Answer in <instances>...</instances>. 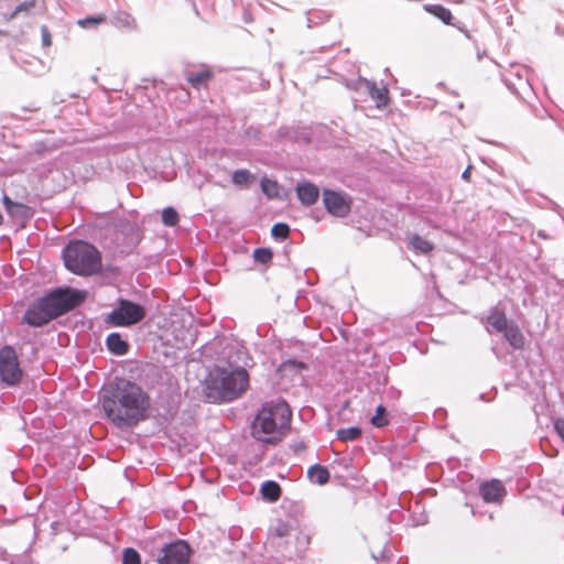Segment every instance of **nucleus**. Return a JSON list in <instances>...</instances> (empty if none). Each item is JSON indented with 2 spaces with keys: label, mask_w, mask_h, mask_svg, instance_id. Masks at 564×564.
I'll return each instance as SVG.
<instances>
[{
  "label": "nucleus",
  "mask_w": 564,
  "mask_h": 564,
  "mask_svg": "<svg viewBox=\"0 0 564 564\" xmlns=\"http://www.w3.org/2000/svg\"><path fill=\"white\" fill-rule=\"evenodd\" d=\"M101 405L106 417L118 429H132L150 416V397L139 384L129 380L106 386Z\"/></svg>",
  "instance_id": "nucleus-1"
},
{
  "label": "nucleus",
  "mask_w": 564,
  "mask_h": 564,
  "mask_svg": "<svg viewBox=\"0 0 564 564\" xmlns=\"http://www.w3.org/2000/svg\"><path fill=\"white\" fill-rule=\"evenodd\" d=\"M85 297L84 291L70 286L55 288L29 304L22 316V323L31 327H43L78 307Z\"/></svg>",
  "instance_id": "nucleus-2"
},
{
  "label": "nucleus",
  "mask_w": 564,
  "mask_h": 564,
  "mask_svg": "<svg viewBox=\"0 0 564 564\" xmlns=\"http://www.w3.org/2000/svg\"><path fill=\"white\" fill-rule=\"evenodd\" d=\"M292 412L284 400L265 402L252 421V435L257 440L276 444L283 431L290 427Z\"/></svg>",
  "instance_id": "nucleus-3"
},
{
  "label": "nucleus",
  "mask_w": 564,
  "mask_h": 564,
  "mask_svg": "<svg viewBox=\"0 0 564 564\" xmlns=\"http://www.w3.org/2000/svg\"><path fill=\"white\" fill-rule=\"evenodd\" d=\"M65 268L78 275H93L101 268V254L91 243L78 240L70 241L63 249Z\"/></svg>",
  "instance_id": "nucleus-4"
},
{
  "label": "nucleus",
  "mask_w": 564,
  "mask_h": 564,
  "mask_svg": "<svg viewBox=\"0 0 564 564\" xmlns=\"http://www.w3.org/2000/svg\"><path fill=\"white\" fill-rule=\"evenodd\" d=\"M249 386V375L243 367L229 365L228 368L216 366L210 373L208 388L217 391L224 401L238 398Z\"/></svg>",
  "instance_id": "nucleus-5"
},
{
  "label": "nucleus",
  "mask_w": 564,
  "mask_h": 564,
  "mask_svg": "<svg viewBox=\"0 0 564 564\" xmlns=\"http://www.w3.org/2000/svg\"><path fill=\"white\" fill-rule=\"evenodd\" d=\"M145 307L128 299H118L116 307L104 317L109 327H130L144 319Z\"/></svg>",
  "instance_id": "nucleus-6"
},
{
  "label": "nucleus",
  "mask_w": 564,
  "mask_h": 564,
  "mask_svg": "<svg viewBox=\"0 0 564 564\" xmlns=\"http://www.w3.org/2000/svg\"><path fill=\"white\" fill-rule=\"evenodd\" d=\"M23 378L18 354L13 346L0 348V380L8 387L18 386Z\"/></svg>",
  "instance_id": "nucleus-7"
},
{
  "label": "nucleus",
  "mask_w": 564,
  "mask_h": 564,
  "mask_svg": "<svg viewBox=\"0 0 564 564\" xmlns=\"http://www.w3.org/2000/svg\"><path fill=\"white\" fill-rule=\"evenodd\" d=\"M193 549L187 541L177 539L164 544L159 553V564H189Z\"/></svg>",
  "instance_id": "nucleus-8"
},
{
  "label": "nucleus",
  "mask_w": 564,
  "mask_h": 564,
  "mask_svg": "<svg viewBox=\"0 0 564 564\" xmlns=\"http://www.w3.org/2000/svg\"><path fill=\"white\" fill-rule=\"evenodd\" d=\"M527 74L528 69L525 67L512 66L502 78L508 89L519 98H523L524 94L532 91V86Z\"/></svg>",
  "instance_id": "nucleus-9"
},
{
  "label": "nucleus",
  "mask_w": 564,
  "mask_h": 564,
  "mask_svg": "<svg viewBox=\"0 0 564 564\" xmlns=\"http://www.w3.org/2000/svg\"><path fill=\"white\" fill-rule=\"evenodd\" d=\"M323 200L327 212L337 217H345L350 212L351 202L347 195L336 191L325 189Z\"/></svg>",
  "instance_id": "nucleus-10"
},
{
  "label": "nucleus",
  "mask_w": 564,
  "mask_h": 564,
  "mask_svg": "<svg viewBox=\"0 0 564 564\" xmlns=\"http://www.w3.org/2000/svg\"><path fill=\"white\" fill-rule=\"evenodd\" d=\"M348 87L350 85L348 84ZM351 87L356 90L365 89L372 99L376 100L377 107H383L388 105V88L387 87H377L375 82L368 80L366 78L359 77Z\"/></svg>",
  "instance_id": "nucleus-11"
},
{
  "label": "nucleus",
  "mask_w": 564,
  "mask_h": 564,
  "mask_svg": "<svg viewBox=\"0 0 564 564\" xmlns=\"http://www.w3.org/2000/svg\"><path fill=\"white\" fill-rule=\"evenodd\" d=\"M507 491L503 484L498 479L482 481L479 485V495L485 502L498 503L501 502Z\"/></svg>",
  "instance_id": "nucleus-12"
},
{
  "label": "nucleus",
  "mask_w": 564,
  "mask_h": 564,
  "mask_svg": "<svg viewBox=\"0 0 564 564\" xmlns=\"http://www.w3.org/2000/svg\"><path fill=\"white\" fill-rule=\"evenodd\" d=\"M511 322L512 321L507 318L503 307H500L499 305L492 306L486 317V323L488 325L487 330L490 332L489 327H491L495 332L500 333L505 330Z\"/></svg>",
  "instance_id": "nucleus-13"
},
{
  "label": "nucleus",
  "mask_w": 564,
  "mask_h": 564,
  "mask_svg": "<svg viewBox=\"0 0 564 564\" xmlns=\"http://www.w3.org/2000/svg\"><path fill=\"white\" fill-rule=\"evenodd\" d=\"M213 77L214 73L206 65L198 72H185L187 83L195 89L206 88Z\"/></svg>",
  "instance_id": "nucleus-14"
},
{
  "label": "nucleus",
  "mask_w": 564,
  "mask_h": 564,
  "mask_svg": "<svg viewBox=\"0 0 564 564\" xmlns=\"http://www.w3.org/2000/svg\"><path fill=\"white\" fill-rule=\"evenodd\" d=\"M500 333L514 350H522L524 348L525 337L516 322H511V324Z\"/></svg>",
  "instance_id": "nucleus-15"
},
{
  "label": "nucleus",
  "mask_w": 564,
  "mask_h": 564,
  "mask_svg": "<svg viewBox=\"0 0 564 564\" xmlns=\"http://www.w3.org/2000/svg\"><path fill=\"white\" fill-rule=\"evenodd\" d=\"M296 195L300 202L306 206L313 205L319 197L318 187L310 182H303L296 186Z\"/></svg>",
  "instance_id": "nucleus-16"
},
{
  "label": "nucleus",
  "mask_w": 564,
  "mask_h": 564,
  "mask_svg": "<svg viewBox=\"0 0 564 564\" xmlns=\"http://www.w3.org/2000/svg\"><path fill=\"white\" fill-rule=\"evenodd\" d=\"M105 344L108 351L116 356H123L129 350V343L117 332L108 334Z\"/></svg>",
  "instance_id": "nucleus-17"
},
{
  "label": "nucleus",
  "mask_w": 564,
  "mask_h": 564,
  "mask_svg": "<svg viewBox=\"0 0 564 564\" xmlns=\"http://www.w3.org/2000/svg\"><path fill=\"white\" fill-rule=\"evenodd\" d=\"M3 205L8 214L20 219H28L32 216V209L25 204L14 202L9 196L2 198Z\"/></svg>",
  "instance_id": "nucleus-18"
},
{
  "label": "nucleus",
  "mask_w": 564,
  "mask_h": 564,
  "mask_svg": "<svg viewBox=\"0 0 564 564\" xmlns=\"http://www.w3.org/2000/svg\"><path fill=\"white\" fill-rule=\"evenodd\" d=\"M307 477L312 482L323 486L329 481L330 473L327 467L314 464L307 469Z\"/></svg>",
  "instance_id": "nucleus-19"
},
{
  "label": "nucleus",
  "mask_w": 564,
  "mask_h": 564,
  "mask_svg": "<svg viewBox=\"0 0 564 564\" xmlns=\"http://www.w3.org/2000/svg\"><path fill=\"white\" fill-rule=\"evenodd\" d=\"M261 496L269 502H275L281 497V487L274 480H265L260 488Z\"/></svg>",
  "instance_id": "nucleus-20"
},
{
  "label": "nucleus",
  "mask_w": 564,
  "mask_h": 564,
  "mask_svg": "<svg viewBox=\"0 0 564 564\" xmlns=\"http://www.w3.org/2000/svg\"><path fill=\"white\" fill-rule=\"evenodd\" d=\"M409 248L417 253L427 254L434 249V245L420 235H412L409 239Z\"/></svg>",
  "instance_id": "nucleus-21"
},
{
  "label": "nucleus",
  "mask_w": 564,
  "mask_h": 564,
  "mask_svg": "<svg viewBox=\"0 0 564 564\" xmlns=\"http://www.w3.org/2000/svg\"><path fill=\"white\" fill-rule=\"evenodd\" d=\"M425 10L433 14L434 17H436L437 19H440L442 22H444L445 24H452V25H455L452 20H453V14L451 12L449 9L443 7L442 4H425L424 6Z\"/></svg>",
  "instance_id": "nucleus-22"
},
{
  "label": "nucleus",
  "mask_w": 564,
  "mask_h": 564,
  "mask_svg": "<svg viewBox=\"0 0 564 564\" xmlns=\"http://www.w3.org/2000/svg\"><path fill=\"white\" fill-rule=\"evenodd\" d=\"M254 181V175L247 169H238L232 172L231 182L237 186H248Z\"/></svg>",
  "instance_id": "nucleus-23"
},
{
  "label": "nucleus",
  "mask_w": 564,
  "mask_h": 564,
  "mask_svg": "<svg viewBox=\"0 0 564 564\" xmlns=\"http://www.w3.org/2000/svg\"><path fill=\"white\" fill-rule=\"evenodd\" d=\"M362 430L359 426H350L346 429H339L336 432V436L339 441L351 442L360 438Z\"/></svg>",
  "instance_id": "nucleus-24"
},
{
  "label": "nucleus",
  "mask_w": 564,
  "mask_h": 564,
  "mask_svg": "<svg viewBox=\"0 0 564 564\" xmlns=\"http://www.w3.org/2000/svg\"><path fill=\"white\" fill-rule=\"evenodd\" d=\"M371 424L376 427H384L389 424L388 411L384 405L379 404L376 408V413L370 420Z\"/></svg>",
  "instance_id": "nucleus-25"
},
{
  "label": "nucleus",
  "mask_w": 564,
  "mask_h": 564,
  "mask_svg": "<svg viewBox=\"0 0 564 564\" xmlns=\"http://www.w3.org/2000/svg\"><path fill=\"white\" fill-rule=\"evenodd\" d=\"M260 186H261V191L262 193L268 197V198H275L279 196V184L276 181H272V180H269L267 177H263L261 181H260Z\"/></svg>",
  "instance_id": "nucleus-26"
},
{
  "label": "nucleus",
  "mask_w": 564,
  "mask_h": 564,
  "mask_svg": "<svg viewBox=\"0 0 564 564\" xmlns=\"http://www.w3.org/2000/svg\"><path fill=\"white\" fill-rule=\"evenodd\" d=\"M178 220H180V216H178L177 210L174 207L169 206L162 210V223L165 226H169V227L176 226L178 224Z\"/></svg>",
  "instance_id": "nucleus-27"
},
{
  "label": "nucleus",
  "mask_w": 564,
  "mask_h": 564,
  "mask_svg": "<svg viewBox=\"0 0 564 564\" xmlns=\"http://www.w3.org/2000/svg\"><path fill=\"white\" fill-rule=\"evenodd\" d=\"M252 257L256 262L267 264L272 260L273 252L270 248L259 247L253 250Z\"/></svg>",
  "instance_id": "nucleus-28"
},
{
  "label": "nucleus",
  "mask_w": 564,
  "mask_h": 564,
  "mask_svg": "<svg viewBox=\"0 0 564 564\" xmlns=\"http://www.w3.org/2000/svg\"><path fill=\"white\" fill-rule=\"evenodd\" d=\"M162 411L159 410L158 415L163 417L165 421L172 420L178 411L177 402L171 398L165 406H162Z\"/></svg>",
  "instance_id": "nucleus-29"
},
{
  "label": "nucleus",
  "mask_w": 564,
  "mask_h": 564,
  "mask_svg": "<svg viewBox=\"0 0 564 564\" xmlns=\"http://www.w3.org/2000/svg\"><path fill=\"white\" fill-rule=\"evenodd\" d=\"M290 235V226L285 223H276L271 228V236L275 240H284Z\"/></svg>",
  "instance_id": "nucleus-30"
},
{
  "label": "nucleus",
  "mask_w": 564,
  "mask_h": 564,
  "mask_svg": "<svg viewBox=\"0 0 564 564\" xmlns=\"http://www.w3.org/2000/svg\"><path fill=\"white\" fill-rule=\"evenodd\" d=\"M36 4V0H26L15 7V9L9 14L8 20L15 19L21 13H29Z\"/></svg>",
  "instance_id": "nucleus-31"
},
{
  "label": "nucleus",
  "mask_w": 564,
  "mask_h": 564,
  "mask_svg": "<svg viewBox=\"0 0 564 564\" xmlns=\"http://www.w3.org/2000/svg\"><path fill=\"white\" fill-rule=\"evenodd\" d=\"M122 564H141V556L133 547H126L122 552Z\"/></svg>",
  "instance_id": "nucleus-32"
},
{
  "label": "nucleus",
  "mask_w": 564,
  "mask_h": 564,
  "mask_svg": "<svg viewBox=\"0 0 564 564\" xmlns=\"http://www.w3.org/2000/svg\"><path fill=\"white\" fill-rule=\"evenodd\" d=\"M150 375L159 380H166L170 384L173 380V376L164 367L152 366L150 368Z\"/></svg>",
  "instance_id": "nucleus-33"
},
{
  "label": "nucleus",
  "mask_w": 564,
  "mask_h": 564,
  "mask_svg": "<svg viewBox=\"0 0 564 564\" xmlns=\"http://www.w3.org/2000/svg\"><path fill=\"white\" fill-rule=\"evenodd\" d=\"M280 369L282 371H286V370L297 371V370L306 369V364L301 360H296V359H288L281 364Z\"/></svg>",
  "instance_id": "nucleus-34"
},
{
  "label": "nucleus",
  "mask_w": 564,
  "mask_h": 564,
  "mask_svg": "<svg viewBox=\"0 0 564 564\" xmlns=\"http://www.w3.org/2000/svg\"><path fill=\"white\" fill-rule=\"evenodd\" d=\"M105 20H106V18L104 15H96V17L91 15V17H86L85 19L79 20L78 24L84 28H93V26H96L97 24L102 23Z\"/></svg>",
  "instance_id": "nucleus-35"
},
{
  "label": "nucleus",
  "mask_w": 564,
  "mask_h": 564,
  "mask_svg": "<svg viewBox=\"0 0 564 564\" xmlns=\"http://www.w3.org/2000/svg\"><path fill=\"white\" fill-rule=\"evenodd\" d=\"M41 35H42V45L45 47L50 46L52 44V40H51V33L46 25H42Z\"/></svg>",
  "instance_id": "nucleus-36"
},
{
  "label": "nucleus",
  "mask_w": 564,
  "mask_h": 564,
  "mask_svg": "<svg viewBox=\"0 0 564 564\" xmlns=\"http://www.w3.org/2000/svg\"><path fill=\"white\" fill-rule=\"evenodd\" d=\"M290 448L293 451L294 454H300L306 448V445L304 441L295 440L290 444Z\"/></svg>",
  "instance_id": "nucleus-37"
},
{
  "label": "nucleus",
  "mask_w": 564,
  "mask_h": 564,
  "mask_svg": "<svg viewBox=\"0 0 564 564\" xmlns=\"http://www.w3.org/2000/svg\"><path fill=\"white\" fill-rule=\"evenodd\" d=\"M274 532L279 538H283L289 534V525L283 522H279L274 528Z\"/></svg>",
  "instance_id": "nucleus-38"
},
{
  "label": "nucleus",
  "mask_w": 564,
  "mask_h": 564,
  "mask_svg": "<svg viewBox=\"0 0 564 564\" xmlns=\"http://www.w3.org/2000/svg\"><path fill=\"white\" fill-rule=\"evenodd\" d=\"M554 430L558 434V436H561L564 440V420L563 419H557L554 422Z\"/></svg>",
  "instance_id": "nucleus-39"
},
{
  "label": "nucleus",
  "mask_w": 564,
  "mask_h": 564,
  "mask_svg": "<svg viewBox=\"0 0 564 564\" xmlns=\"http://www.w3.org/2000/svg\"><path fill=\"white\" fill-rule=\"evenodd\" d=\"M412 521H413V525H415V527L423 525L427 522V516L424 513H421L417 518H413Z\"/></svg>",
  "instance_id": "nucleus-40"
},
{
  "label": "nucleus",
  "mask_w": 564,
  "mask_h": 564,
  "mask_svg": "<svg viewBox=\"0 0 564 564\" xmlns=\"http://www.w3.org/2000/svg\"><path fill=\"white\" fill-rule=\"evenodd\" d=\"M246 134L248 137L257 139L259 137V134H260V131L258 129H254V128L250 127V128H248L246 130Z\"/></svg>",
  "instance_id": "nucleus-41"
},
{
  "label": "nucleus",
  "mask_w": 564,
  "mask_h": 564,
  "mask_svg": "<svg viewBox=\"0 0 564 564\" xmlns=\"http://www.w3.org/2000/svg\"><path fill=\"white\" fill-rule=\"evenodd\" d=\"M242 19H243V22H246V23H250L253 21V18H252L250 11L247 9H245V11H243Z\"/></svg>",
  "instance_id": "nucleus-42"
},
{
  "label": "nucleus",
  "mask_w": 564,
  "mask_h": 564,
  "mask_svg": "<svg viewBox=\"0 0 564 564\" xmlns=\"http://www.w3.org/2000/svg\"><path fill=\"white\" fill-rule=\"evenodd\" d=\"M131 21H132L131 15L127 14V13L123 14L122 19H120V22H122L124 25H130Z\"/></svg>",
  "instance_id": "nucleus-43"
},
{
  "label": "nucleus",
  "mask_w": 564,
  "mask_h": 564,
  "mask_svg": "<svg viewBox=\"0 0 564 564\" xmlns=\"http://www.w3.org/2000/svg\"><path fill=\"white\" fill-rule=\"evenodd\" d=\"M471 170V166H468L462 174V178L465 180V181H469L470 180V172Z\"/></svg>",
  "instance_id": "nucleus-44"
},
{
  "label": "nucleus",
  "mask_w": 564,
  "mask_h": 564,
  "mask_svg": "<svg viewBox=\"0 0 564 564\" xmlns=\"http://www.w3.org/2000/svg\"><path fill=\"white\" fill-rule=\"evenodd\" d=\"M400 513L398 511H391L389 514V519L392 522H397L399 520Z\"/></svg>",
  "instance_id": "nucleus-45"
},
{
  "label": "nucleus",
  "mask_w": 564,
  "mask_h": 564,
  "mask_svg": "<svg viewBox=\"0 0 564 564\" xmlns=\"http://www.w3.org/2000/svg\"><path fill=\"white\" fill-rule=\"evenodd\" d=\"M26 110L34 111V110H37V108H22V111H26Z\"/></svg>",
  "instance_id": "nucleus-46"
},
{
  "label": "nucleus",
  "mask_w": 564,
  "mask_h": 564,
  "mask_svg": "<svg viewBox=\"0 0 564 564\" xmlns=\"http://www.w3.org/2000/svg\"><path fill=\"white\" fill-rule=\"evenodd\" d=\"M459 30H462V31H463V29H462V28H459ZM464 32L466 33V37H470V36H469V34L467 33V31H465V30H464Z\"/></svg>",
  "instance_id": "nucleus-47"
},
{
  "label": "nucleus",
  "mask_w": 564,
  "mask_h": 564,
  "mask_svg": "<svg viewBox=\"0 0 564 564\" xmlns=\"http://www.w3.org/2000/svg\"><path fill=\"white\" fill-rule=\"evenodd\" d=\"M556 33L562 34V33L560 32V28H558V26L556 28Z\"/></svg>",
  "instance_id": "nucleus-48"
}]
</instances>
